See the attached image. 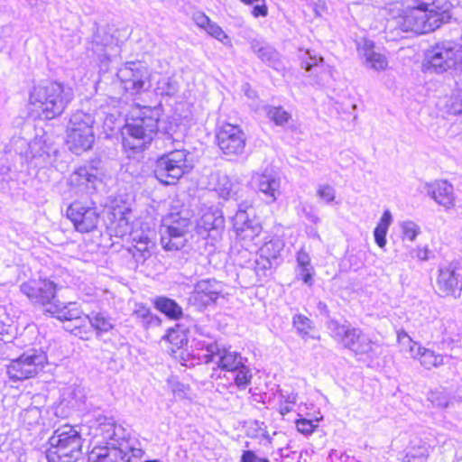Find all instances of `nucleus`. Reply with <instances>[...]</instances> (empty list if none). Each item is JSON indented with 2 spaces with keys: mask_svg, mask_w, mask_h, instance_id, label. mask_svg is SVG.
Masks as SVG:
<instances>
[{
  "mask_svg": "<svg viewBox=\"0 0 462 462\" xmlns=\"http://www.w3.org/2000/svg\"><path fill=\"white\" fill-rule=\"evenodd\" d=\"M198 336L192 340L194 351H203L197 354L199 359L205 364H215L211 373L213 380H226L220 383L223 386H236L239 390H245L251 383L253 378L252 369L248 365V359L240 353L230 348L220 347L215 338L204 335L200 328H196Z\"/></svg>",
  "mask_w": 462,
  "mask_h": 462,
  "instance_id": "1",
  "label": "nucleus"
},
{
  "mask_svg": "<svg viewBox=\"0 0 462 462\" xmlns=\"http://www.w3.org/2000/svg\"><path fill=\"white\" fill-rule=\"evenodd\" d=\"M57 154L58 149L44 137H35L31 142L19 136L12 138L0 158V190L9 189L13 170L23 171L25 165L43 169L55 162Z\"/></svg>",
  "mask_w": 462,
  "mask_h": 462,
  "instance_id": "2",
  "label": "nucleus"
},
{
  "mask_svg": "<svg viewBox=\"0 0 462 462\" xmlns=\"http://www.w3.org/2000/svg\"><path fill=\"white\" fill-rule=\"evenodd\" d=\"M99 435L106 446L96 447L88 456V462H137L143 456L138 439L131 436L130 430L116 424L112 418L97 419Z\"/></svg>",
  "mask_w": 462,
  "mask_h": 462,
  "instance_id": "3",
  "label": "nucleus"
},
{
  "mask_svg": "<svg viewBox=\"0 0 462 462\" xmlns=\"http://www.w3.org/2000/svg\"><path fill=\"white\" fill-rule=\"evenodd\" d=\"M161 106H143L134 111L131 118L126 120L123 128V144L125 148L141 151L150 143L157 133L164 136V129L176 125L162 119Z\"/></svg>",
  "mask_w": 462,
  "mask_h": 462,
  "instance_id": "4",
  "label": "nucleus"
},
{
  "mask_svg": "<svg viewBox=\"0 0 462 462\" xmlns=\"http://www.w3.org/2000/svg\"><path fill=\"white\" fill-rule=\"evenodd\" d=\"M58 285L48 278L32 279L20 285L21 292L32 304H38L52 317L61 321H76L81 319L82 310L76 302L62 303L56 299Z\"/></svg>",
  "mask_w": 462,
  "mask_h": 462,
  "instance_id": "5",
  "label": "nucleus"
},
{
  "mask_svg": "<svg viewBox=\"0 0 462 462\" xmlns=\"http://www.w3.org/2000/svg\"><path fill=\"white\" fill-rule=\"evenodd\" d=\"M178 125L164 129L165 147L170 151L156 161L154 175L162 184H175L184 174L193 168L189 160V152L183 147L182 134L177 131Z\"/></svg>",
  "mask_w": 462,
  "mask_h": 462,
  "instance_id": "6",
  "label": "nucleus"
},
{
  "mask_svg": "<svg viewBox=\"0 0 462 462\" xmlns=\"http://www.w3.org/2000/svg\"><path fill=\"white\" fill-rule=\"evenodd\" d=\"M73 97L70 88L57 81H44L33 85L29 102L44 119L51 120L65 111Z\"/></svg>",
  "mask_w": 462,
  "mask_h": 462,
  "instance_id": "7",
  "label": "nucleus"
},
{
  "mask_svg": "<svg viewBox=\"0 0 462 462\" xmlns=\"http://www.w3.org/2000/svg\"><path fill=\"white\" fill-rule=\"evenodd\" d=\"M83 439L76 427L63 425L49 439L48 462H77L82 455Z\"/></svg>",
  "mask_w": 462,
  "mask_h": 462,
  "instance_id": "8",
  "label": "nucleus"
},
{
  "mask_svg": "<svg viewBox=\"0 0 462 462\" xmlns=\"http://www.w3.org/2000/svg\"><path fill=\"white\" fill-rule=\"evenodd\" d=\"M327 328L338 344L355 355L372 356L377 347L375 341L372 340L361 328L352 327L348 321L341 324L337 319H330L327 322Z\"/></svg>",
  "mask_w": 462,
  "mask_h": 462,
  "instance_id": "9",
  "label": "nucleus"
},
{
  "mask_svg": "<svg viewBox=\"0 0 462 462\" xmlns=\"http://www.w3.org/2000/svg\"><path fill=\"white\" fill-rule=\"evenodd\" d=\"M95 122L96 116L91 113L77 111L71 115L67 126V144L72 152L80 154L92 147Z\"/></svg>",
  "mask_w": 462,
  "mask_h": 462,
  "instance_id": "10",
  "label": "nucleus"
},
{
  "mask_svg": "<svg viewBox=\"0 0 462 462\" xmlns=\"http://www.w3.org/2000/svg\"><path fill=\"white\" fill-rule=\"evenodd\" d=\"M458 63H461V69L456 84L462 89V46L460 44L455 42H443L436 44L427 51L424 66L427 69L442 73L455 68Z\"/></svg>",
  "mask_w": 462,
  "mask_h": 462,
  "instance_id": "11",
  "label": "nucleus"
},
{
  "mask_svg": "<svg viewBox=\"0 0 462 462\" xmlns=\"http://www.w3.org/2000/svg\"><path fill=\"white\" fill-rule=\"evenodd\" d=\"M47 363L46 354L42 350L29 349L7 365L10 380L23 381L37 375Z\"/></svg>",
  "mask_w": 462,
  "mask_h": 462,
  "instance_id": "12",
  "label": "nucleus"
},
{
  "mask_svg": "<svg viewBox=\"0 0 462 462\" xmlns=\"http://www.w3.org/2000/svg\"><path fill=\"white\" fill-rule=\"evenodd\" d=\"M427 10L421 7L420 3L416 6L408 5L395 17L396 25L403 32H411L418 34L428 33L438 29V19L430 18Z\"/></svg>",
  "mask_w": 462,
  "mask_h": 462,
  "instance_id": "13",
  "label": "nucleus"
},
{
  "mask_svg": "<svg viewBox=\"0 0 462 462\" xmlns=\"http://www.w3.org/2000/svg\"><path fill=\"white\" fill-rule=\"evenodd\" d=\"M216 140L223 154L230 160L245 152L246 136L237 125L226 123L218 126L216 131Z\"/></svg>",
  "mask_w": 462,
  "mask_h": 462,
  "instance_id": "14",
  "label": "nucleus"
},
{
  "mask_svg": "<svg viewBox=\"0 0 462 462\" xmlns=\"http://www.w3.org/2000/svg\"><path fill=\"white\" fill-rule=\"evenodd\" d=\"M122 87L130 94H139L151 87L148 69L140 61L127 62L116 74Z\"/></svg>",
  "mask_w": 462,
  "mask_h": 462,
  "instance_id": "15",
  "label": "nucleus"
},
{
  "mask_svg": "<svg viewBox=\"0 0 462 462\" xmlns=\"http://www.w3.org/2000/svg\"><path fill=\"white\" fill-rule=\"evenodd\" d=\"M67 217L73 223L75 229L80 233L93 231L98 223L99 213L97 208L82 202L75 201L67 209Z\"/></svg>",
  "mask_w": 462,
  "mask_h": 462,
  "instance_id": "16",
  "label": "nucleus"
},
{
  "mask_svg": "<svg viewBox=\"0 0 462 462\" xmlns=\"http://www.w3.org/2000/svg\"><path fill=\"white\" fill-rule=\"evenodd\" d=\"M224 291V285L216 279L199 281L189 295V302L198 309H205L217 302Z\"/></svg>",
  "mask_w": 462,
  "mask_h": 462,
  "instance_id": "17",
  "label": "nucleus"
},
{
  "mask_svg": "<svg viewBox=\"0 0 462 462\" xmlns=\"http://www.w3.org/2000/svg\"><path fill=\"white\" fill-rule=\"evenodd\" d=\"M233 225L236 236L243 241L254 242L262 232L261 223L255 217V212L252 207L243 208L240 206L233 217Z\"/></svg>",
  "mask_w": 462,
  "mask_h": 462,
  "instance_id": "18",
  "label": "nucleus"
},
{
  "mask_svg": "<svg viewBox=\"0 0 462 462\" xmlns=\"http://www.w3.org/2000/svg\"><path fill=\"white\" fill-rule=\"evenodd\" d=\"M252 182L256 192L267 204L274 203L281 195V178L273 169L254 173Z\"/></svg>",
  "mask_w": 462,
  "mask_h": 462,
  "instance_id": "19",
  "label": "nucleus"
},
{
  "mask_svg": "<svg viewBox=\"0 0 462 462\" xmlns=\"http://www.w3.org/2000/svg\"><path fill=\"white\" fill-rule=\"evenodd\" d=\"M225 226V219L218 207L206 208L197 222V232L204 237L216 239Z\"/></svg>",
  "mask_w": 462,
  "mask_h": 462,
  "instance_id": "20",
  "label": "nucleus"
},
{
  "mask_svg": "<svg viewBox=\"0 0 462 462\" xmlns=\"http://www.w3.org/2000/svg\"><path fill=\"white\" fill-rule=\"evenodd\" d=\"M91 50L97 55L101 62L109 61L111 57L116 56L120 51L117 39L105 28H97L94 33Z\"/></svg>",
  "mask_w": 462,
  "mask_h": 462,
  "instance_id": "21",
  "label": "nucleus"
},
{
  "mask_svg": "<svg viewBox=\"0 0 462 462\" xmlns=\"http://www.w3.org/2000/svg\"><path fill=\"white\" fill-rule=\"evenodd\" d=\"M69 184L80 190L91 193L101 182L98 170L92 165H83L77 168L69 178Z\"/></svg>",
  "mask_w": 462,
  "mask_h": 462,
  "instance_id": "22",
  "label": "nucleus"
},
{
  "mask_svg": "<svg viewBox=\"0 0 462 462\" xmlns=\"http://www.w3.org/2000/svg\"><path fill=\"white\" fill-rule=\"evenodd\" d=\"M437 285L446 295L459 296L462 290V275L454 263L441 265L439 268Z\"/></svg>",
  "mask_w": 462,
  "mask_h": 462,
  "instance_id": "23",
  "label": "nucleus"
},
{
  "mask_svg": "<svg viewBox=\"0 0 462 462\" xmlns=\"http://www.w3.org/2000/svg\"><path fill=\"white\" fill-rule=\"evenodd\" d=\"M130 238L133 246L136 250L134 257L142 258L143 261L151 256V250L155 246V232L150 228H135L130 232Z\"/></svg>",
  "mask_w": 462,
  "mask_h": 462,
  "instance_id": "24",
  "label": "nucleus"
},
{
  "mask_svg": "<svg viewBox=\"0 0 462 462\" xmlns=\"http://www.w3.org/2000/svg\"><path fill=\"white\" fill-rule=\"evenodd\" d=\"M357 51L367 68L377 71L386 69L388 65L386 57L375 51L374 43L372 41L361 40L357 43Z\"/></svg>",
  "mask_w": 462,
  "mask_h": 462,
  "instance_id": "25",
  "label": "nucleus"
},
{
  "mask_svg": "<svg viewBox=\"0 0 462 462\" xmlns=\"http://www.w3.org/2000/svg\"><path fill=\"white\" fill-rule=\"evenodd\" d=\"M161 244L165 251H179L188 241V233L181 228L162 224L160 228Z\"/></svg>",
  "mask_w": 462,
  "mask_h": 462,
  "instance_id": "26",
  "label": "nucleus"
},
{
  "mask_svg": "<svg viewBox=\"0 0 462 462\" xmlns=\"http://www.w3.org/2000/svg\"><path fill=\"white\" fill-rule=\"evenodd\" d=\"M428 194L440 206L447 209L454 207L453 186L445 180L437 181L428 186Z\"/></svg>",
  "mask_w": 462,
  "mask_h": 462,
  "instance_id": "27",
  "label": "nucleus"
},
{
  "mask_svg": "<svg viewBox=\"0 0 462 462\" xmlns=\"http://www.w3.org/2000/svg\"><path fill=\"white\" fill-rule=\"evenodd\" d=\"M420 5L430 14V18L438 19V28L450 19L451 4L448 0H421Z\"/></svg>",
  "mask_w": 462,
  "mask_h": 462,
  "instance_id": "28",
  "label": "nucleus"
},
{
  "mask_svg": "<svg viewBox=\"0 0 462 462\" xmlns=\"http://www.w3.org/2000/svg\"><path fill=\"white\" fill-rule=\"evenodd\" d=\"M132 317L144 329L159 327L162 323L161 319L143 303H135Z\"/></svg>",
  "mask_w": 462,
  "mask_h": 462,
  "instance_id": "29",
  "label": "nucleus"
},
{
  "mask_svg": "<svg viewBox=\"0 0 462 462\" xmlns=\"http://www.w3.org/2000/svg\"><path fill=\"white\" fill-rule=\"evenodd\" d=\"M251 49L263 62L275 69H279L281 66L280 54L272 46L262 45L258 41H253L251 42Z\"/></svg>",
  "mask_w": 462,
  "mask_h": 462,
  "instance_id": "30",
  "label": "nucleus"
},
{
  "mask_svg": "<svg viewBox=\"0 0 462 462\" xmlns=\"http://www.w3.org/2000/svg\"><path fill=\"white\" fill-rule=\"evenodd\" d=\"M131 209L127 206L116 207L113 209L112 215L115 217L113 223L116 236L124 237L133 230L130 225Z\"/></svg>",
  "mask_w": 462,
  "mask_h": 462,
  "instance_id": "31",
  "label": "nucleus"
},
{
  "mask_svg": "<svg viewBox=\"0 0 462 462\" xmlns=\"http://www.w3.org/2000/svg\"><path fill=\"white\" fill-rule=\"evenodd\" d=\"M153 305L156 310L171 319L178 320L183 316L182 308L174 300L168 297H156Z\"/></svg>",
  "mask_w": 462,
  "mask_h": 462,
  "instance_id": "32",
  "label": "nucleus"
},
{
  "mask_svg": "<svg viewBox=\"0 0 462 462\" xmlns=\"http://www.w3.org/2000/svg\"><path fill=\"white\" fill-rule=\"evenodd\" d=\"M292 326L296 329L301 338L307 340L309 338L319 339V337L316 335L315 326L313 321L303 314H295L292 318Z\"/></svg>",
  "mask_w": 462,
  "mask_h": 462,
  "instance_id": "33",
  "label": "nucleus"
},
{
  "mask_svg": "<svg viewBox=\"0 0 462 462\" xmlns=\"http://www.w3.org/2000/svg\"><path fill=\"white\" fill-rule=\"evenodd\" d=\"M163 225H171L174 228H181V231L189 233L192 222L187 210L171 212L162 219Z\"/></svg>",
  "mask_w": 462,
  "mask_h": 462,
  "instance_id": "34",
  "label": "nucleus"
},
{
  "mask_svg": "<svg viewBox=\"0 0 462 462\" xmlns=\"http://www.w3.org/2000/svg\"><path fill=\"white\" fill-rule=\"evenodd\" d=\"M393 222V217L390 210L386 209L383 213L379 223L374 230V241L377 245L383 248L386 245V235L388 228Z\"/></svg>",
  "mask_w": 462,
  "mask_h": 462,
  "instance_id": "35",
  "label": "nucleus"
},
{
  "mask_svg": "<svg viewBox=\"0 0 462 462\" xmlns=\"http://www.w3.org/2000/svg\"><path fill=\"white\" fill-rule=\"evenodd\" d=\"M86 318L97 335L106 333L114 328L112 319L103 312H91Z\"/></svg>",
  "mask_w": 462,
  "mask_h": 462,
  "instance_id": "36",
  "label": "nucleus"
},
{
  "mask_svg": "<svg viewBox=\"0 0 462 462\" xmlns=\"http://www.w3.org/2000/svg\"><path fill=\"white\" fill-rule=\"evenodd\" d=\"M416 356L419 357L420 365L430 370L444 364V356L436 354L433 350L418 346Z\"/></svg>",
  "mask_w": 462,
  "mask_h": 462,
  "instance_id": "37",
  "label": "nucleus"
},
{
  "mask_svg": "<svg viewBox=\"0 0 462 462\" xmlns=\"http://www.w3.org/2000/svg\"><path fill=\"white\" fill-rule=\"evenodd\" d=\"M155 90L158 95L172 97L179 91V83L173 78L162 77L158 80Z\"/></svg>",
  "mask_w": 462,
  "mask_h": 462,
  "instance_id": "38",
  "label": "nucleus"
},
{
  "mask_svg": "<svg viewBox=\"0 0 462 462\" xmlns=\"http://www.w3.org/2000/svg\"><path fill=\"white\" fill-rule=\"evenodd\" d=\"M429 457L428 448L425 445L409 448L402 457V462H426Z\"/></svg>",
  "mask_w": 462,
  "mask_h": 462,
  "instance_id": "39",
  "label": "nucleus"
},
{
  "mask_svg": "<svg viewBox=\"0 0 462 462\" xmlns=\"http://www.w3.org/2000/svg\"><path fill=\"white\" fill-rule=\"evenodd\" d=\"M428 399L434 406L442 409L452 404V398L443 389L430 392Z\"/></svg>",
  "mask_w": 462,
  "mask_h": 462,
  "instance_id": "40",
  "label": "nucleus"
},
{
  "mask_svg": "<svg viewBox=\"0 0 462 462\" xmlns=\"http://www.w3.org/2000/svg\"><path fill=\"white\" fill-rule=\"evenodd\" d=\"M283 247V244L279 239H272L266 242L261 248L260 254L268 256L269 259L276 260Z\"/></svg>",
  "mask_w": 462,
  "mask_h": 462,
  "instance_id": "41",
  "label": "nucleus"
},
{
  "mask_svg": "<svg viewBox=\"0 0 462 462\" xmlns=\"http://www.w3.org/2000/svg\"><path fill=\"white\" fill-rule=\"evenodd\" d=\"M402 240L414 242L420 234V227L411 220H406L400 223Z\"/></svg>",
  "mask_w": 462,
  "mask_h": 462,
  "instance_id": "42",
  "label": "nucleus"
},
{
  "mask_svg": "<svg viewBox=\"0 0 462 462\" xmlns=\"http://www.w3.org/2000/svg\"><path fill=\"white\" fill-rule=\"evenodd\" d=\"M164 340L176 346L177 348L182 347L184 343L187 341L186 336L180 327L169 328L166 335L163 337Z\"/></svg>",
  "mask_w": 462,
  "mask_h": 462,
  "instance_id": "43",
  "label": "nucleus"
},
{
  "mask_svg": "<svg viewBox=\"0 0 462 462\" xmlns=\"http://www.w3.org/2000/svg\"><path fill=\"white\" fill-rule=\"evenodd\" d=\"M267 116L277 125H284L291 119V115L281 106L269 107Z\"/></svg>",
  "mask_w": 462,
  "mask_h": 462,
  "instance_id": "44",
  "label": "nucleus"
},
{
  "mask_svg": "<svg viewBox=\"0 0 462 462\" xmlns=\"http://www.w3.org/2000/svg\"><path fill=\"white\" fill-rule=\"evenodd\" d=\"M233 186L232 180L226 175H222L217 179L216 190L219 197L227 199L233 193Z\"/></svg>",
  "mask_w": 462,
  "mask_h": 462,
  "instance_id": "45",
  "label": "nucleus"
},
{
  "mask_svg": "<svg viewBox=\"0 0 462 462\" xmlns=\"http://www.w3.org/2000/svg\"><path fill=\"white\" fill-rule=\"evenodd\" d=\"M273 260L261 254L254 261V271L259 277H267L268 272L272 269Z\"/></svg>",
  "mask_w": 462,
  "mask_h": 462,
  "instance_id": "46",
  "label": "nucleus"
},
{
  "mask_svg": "<svg viewBox=\"0 0 462 462\" xmlns=\"http://www.w3.org/2000/svg\"><path fill=\"white\" fill-rule=\"evenodd\" d=\"M317 197L326 204H330L336 199V190L329 184H319L317 188Z\"/></svg>",
  "mask_w": 462,
  "mask_h": 462,
  "instance_id": "47",
  "label": "nucleus"
},
{
  "mask_svg": "<svg viewBox=\"0 0 462 462\" xmlns=\"http://www.w3.org/2000/svg\"><path fill=\"white\" fill-rule=\"evenodd\" d=\"M448 112L452 115L462 114V89L457 86V93L453 95L447 104Z\"/></svg>",
  "mask_w": 462,
  "mask_h": 462,
  "instance_id": "48",
  "label": "nucleus"
},
{
  "mask_svg": "<svg viewBox=\"0 0 462 462\" xmlns=\"http://www.w3.org/2000/svg\"><path fill=\"white\" fill-rule=\"evenodd\" d=\"M314 268L310 266L298 267L296 277L298 280L302 281L308 286H311L313 283Z\"/></svg>",
  "mask_w": 462,
  "mask_h": 462,
  "instance_id": "49",
  "label": "nucleus"
},
{
  "mask_svg": "<svg viewBox=\"0 0 462 462\" xmlns=\"http://www.w3.org/2000/svg\"><path fill=\"white\" fill-rule=\"evenodd\" d=\"M210 36L214 37L217 41L226 43L229 42L228 36L225 33L222 28L216 23L211 22L210 24L205 30Z\"/></svg>",
  "mask_w": 462,
  "mask_h": 462,
  "instance_id": "50",
  "label": "nucleus"
},
{
  "mask_svg": "<svg viewBox=\"0 0 462 462\" xmlns=\"http://www.w3.org/2000/svg\"><path fill=\"white\" fill-rule=\"evenodd\" d=\"M323 62L324 59L322 57L309 55L308 60H303L301 65L306 71L314 70L316 73H318L321 69Z\"/></svg>",
  "mask_w": 462,
  "mask_h": 462,
  "instance_id": "51",
  "label": "nucleus"
},
{
  "mask_svg": "<svg viewBox=\"0 0 462 462\" xmlns=\"http://www.w3.org/2000/svg\"><path fill=\"white\" fill-rule=\"evenodd\" d=\"M240 462H270L266 457H259L253 450H244L240 457Z\"/></svg>",
  "mask_w": 462,
  "mask_h": 462,
  "instance_id": "52",
  "label": "nucleus"
},
{
  "mask_svg": "<svg viewBox=\"0 0 462 462\" xmlns=\"http://www.w3.org/2000/svg\"><path fill=\"white\" fill-rule=\"evenodd\" d=\"M296 427L298 431L300 433H303L305 435H309L313 432L314 428L316 427L312 421L306 420V419H300L297 421Z\"/></svg>",
  "mask_w": 462,
  "mask_h": 462,
  "instance_id": "53",
  "label": "nucleus"
},
{
  "mask_svg": "<svg viewBox=\"0 0 462 462\" xmlns=\"http://www.w3.org/2000/svg\"><path fill=\"white\" fill-rule=\"evenodd\" d=\"M252 14L254 17H265L268 14V8L265 0L256 1L253 5Z\"/></svg>",
  "mask_w": 462,
  "mask_h": 462,
  "instance_id": "54",
  "label": "nucleus"
},
{
  "mask_svg": "<svg viewBox=\"0 0 462 462\" xmlns=\"http://www.w3.org/2000/svg\"><path fill=\"white\" fill-rule=\"evenodd\" d=\"M349 456L337 449H332L327 458V462H347Z\"/></svg>",
  "mask_w": 462,
  "mask_h": 462,
  "instance_id": "55",
  "label": "nucleus"
},
{
  "mask_svg": "<svg viewBox=\"0 0 462 462\" xmlns=\"http://www.w3.org/2000/svg\"><path fill=\"white\" fill-rule=\"evenodd\" d=\"M193 20H194L195 23H196L199 27H200V28H202V29H204V30H206V29H207V27H208V26L210 24V23L212 22V21L208 18V16H207L204 13H201V12L195 13V14H193Z\"/></svg>",
  "mask_w": 462,
  "mask_h": 462,
  "instance_id": "56",
  "label": "nucleus"
},
{
  "mask_svg": "<svg viewBox=\"0 0 462 462\" xmlns=\"http://www.w3.org/2000/svg\"><path fill=\"white\" fill-rule=\"evenodd\" d=\"M296 262L298 267L301 266H310V254L303 249H300L296 255Z\"/></svg>",
  "mask_w": 462,
  "mask_h": 462,
  "instance_id": "57",
  "label": "nucleus"
},
{
  "mask_svg": "<svg viewBox=\"0 0 462 462\" xmlns=\"http://www.w3.org/2000/svg\"><path fill=\"white\" fill-rule=\"evenodd\" d=\"M302 213L306 217V218L311 223L317 225L320 222V218L316 214L315 210L311 207L302 206Z\"/></svg>",
  "mask_w": 462,
  "mask_h": 462,
  "instance_id": "58",
  "label": "nucleus"
},
{
  "mask_svg": "<svg viewBox=\"0 0 462 462\" xmlns=\"http://www.w3.org/2000/svg\"><path fill=\"white\" fill-rule=\"evenodd\" d=\"M414 252L416 253V258L420 261H428L430 259L431 252L428 247H417Z\"/></svg>",
  "mask_w": 462,
  "mask_h": 462,
  "instance_id": "59",
  "label": "nucleus"
},
{
  "mask_svg": "<svg viewBox=\"0 0 462 462\" xmlns=\"http://www.w3.org/2000/svg\"><path fill=\"white\" fill-rule=\"evenodd\" d=\"M281 397L284 400L285 403H290L293 405L296 402L297 395L295 393H288L284 394L282 392L281 393Z\"/></svg>",
  "mask_w": 462,
  "mask_h": 462,
  "instance_id": "60",
  "label": "nucleus"
},
{
  "mask_svg": "<svg viewBox=\"0 0 462 462\" xmlns=\"http://www.w3.org/2000/svg\"><path fill=\"white\" fill-rule=\"evenodd\" d=\"M290 449V446H287L286 448H282L278 450L279 452V455H280V457L282 459V458H287V457H291V453H292L291 451L289 450Z\"/></svg>",
  "mask_w": 462,
  "mask_h": 462,
  "instance_id": "61",
  "label": "nucleus"
},
{
  "mask_svg": "<svg viewBox=\"0 0 462 462\" xmlns=\"http://www.w3.org/2000/svg\"><path fill=\"white\" fill-rule=\"evenodd\" d=\"M291 410H292L291 404H290V403L282 402L280 404V412L282 415L289 413Z\"/></svg>",
  "mask_w": 462,
  "mask_h": 462,
  "instance_id": "62",
  "label": "nucleus"
},
{
  "mask_svg": "<svg viewBox=\"0 0 462 462\" xmlns=\"http://www.w3.org/2000/svg\"><path fill=\"white\" fill-rule=\"evenodd\" d=\"M318 308L321 311H323V310L327 311V305L325 303H323V302H319V305H318Z\"/></svg>",
  "mask_w": 462,
  "mask_h": 462,
  "instance_id": "63",
  "label": "nucleus"
},
{
  "mask_svg": "<svg viewBox=\"0 0 462 462\" xmlns=\"http://www.w3.org/2000/svg\"><path fill=\"white\" fill-rule=\"evenodd\" d=\"M26 413H34V414L38 415L39 410L37 408H33V409L27 411Z\"/></svg>",
  "mask_w": 462,
  "mask_h": 462,
  "instance_id": "64",
  "label": "nucleus"
}]
</instances>
